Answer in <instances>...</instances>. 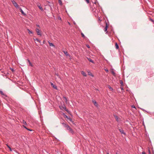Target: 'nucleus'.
Listing matches in <instances>:
<instances>
[{
  "mask_svg": "<svg viewBox=\"0 0 154 154\" xmlns=\"http://www.w3.org/2000/svg\"><path fill=\"white\" fill-rule=\"evenodd\" d=\"M118 129L119 130V131H120V132L122 134H123L124 135H125L126 133L124 132V131L123 130V129L120 127H119L118 126Z\"/></svg>",
  "mask_w": 154,
  "mask_h": 154,
  "instance_id": "obj_1",
  "label": "nucleus"
},
{
  "mask_svg": "<svg viewBox=\"0 0 154 154\" xmlns=\"http://www.w3.org/2000/svg\"><path fill=\"white\" fill-rule=\"evenodd\" d=\"M12 4H13L17 8H19L20 7H19L18 5L14 1H12Z\"/></svg>",
  "mask_w": 154,
  "mask_h": 154,
  "instance_id": "obj_2",
  "label": "nucleus"
},
{
  "mask_svg": "<svg viewBox=\"0 0 154 154\" xmlns=\"http://www.w3.org/2000/svg\"><path fill=\"white\" fill-rule=\"evenodd\" d=\"M72 134H74V132L73 130L69 126H68V127L66 128Z\"/></svg>",
  "mask_w": 154,
  "mask_h": 154,
  "instance_id": "obj_3",
  "label": "nucleus"
},
{
  "mask_svg": "<svg viewBox=\"0 0 154 154\" xmlns=\"http://www.w3.org/2000/svg\"><path fill=\"white\" fill-rule=\"evenodd\" d=\"M109 24H108L107 22H106V26L105 28H104V31L106 32H107V29L108 28V26H109Z\"/></svg>",
  "mask_w": 154,
  "mask_h": 154,
  "instance_id": "obj_4",
  "label": "nucleus"
},
{
  "mask_svg": "<svg viewBox=\"0 0 154 154\" xmlns=\"http://www.w3.org/2000/svg\"><path fill=\"white\" fill-rule=\"evenodd\" d=\"M59 107L60 109L62 110L66 109V107L64 104L62 105L61 106H60Z\"/></svg>",
  "mask_w": 154,
  "mask_h": 154,
  "instance_id": "obj_5",
  "label": "nucleus"
},
{
  "mask_svg": "<svg viewBox=\"0 0 154 154\" xmlns=\"http://www.w3.org/2000/svg\"><path fill=\"white\" fill-rule=\"evenodd\" d=\"M35 30L38 35H39L40 36L42 35V34L41 33V31L39 29L37 28H36Z\"/></svg>",
  "mask_w": 154,
  "mask_h": 154,
  "instance_id": "obj_6",
  "label": "nucleus"
},
{
  "mask_svg": "<svg viewBox=\"0 0 154 154\" xmlns=\"http://www.w3.org/2000/svg\"><path fill=\"white\" fill-rule=\"evenodd\" d=\"M37 6L38 7V8H39V9L40 10H41L42 11H44L43 9L41 7V4L40 3H38L37 4Z\"/></svg>",
  "mask_w": 154,
  "mask_h": 154,
  "instance_id": "obj_7",
  "label": "nucleus"
},
{
  "mask_svg": "<svg viewBox=\"0 0 154 154\" xmlns=\"http://www.w3.org/2000/svg\"><path fill=\"white\" fill-rule=\"evenodd\" d=\"M51 85L52 86V87L55 89L56 90H57V86L54 84L52 82H51Z\"/></svg>",
  "mask_w": 154,
  "mask_h": 154,
  "instance_id": "obj_8",
  "label": "nucleus"
},
{
  "mask_svg": "<svg viewBox=\"0 0 154 154\" xmlns=\"http://www.w3.org/2000/svg\"><path fill=\"white\" fill-rule=\"evenodd\" d=\"M18 8L19 9L20 11L21 12V13L22 14H23V15H24V16H25L26 15V14L24 13V12L23 11V10H22V9H21V8L19 7V8Z\"/></svg>",
  "mask_w": 154,
  "mask_h": 154,
  "instance_id": "obj_9",
  "label": "nucleus"
},
{
  "mask_svg": "<svg viewBox=\"0 0 154 154\" xmlns=\"http://www.w3.org/2000/svg\"><path fill=\"white\" fill-rule=\"evenodd\" d=\"M116 121H117L119 123H121V120L120 118H119L117 116H116Z\"/></svg>",
  "mask_w": 154,
  "mask_h": 154,
  "instance_id": "obj_10",
  "label": "nucleus"
},
{
  "mask_svg": "<svg viewBox=\"0 0 154 154\" xmlns=\"http://www.w3.org/2000/svg\"><path fill=\"white\" fill-rule=\"evenodd\" d=\"M92 102L95 106H98V104L95 100H93L92 101Z\"/></svg>",
  "mask_w": 154,
  "mask_h": 154,
  "instance_id": "obj_11",
  "label": "nucleus"
},
{
  "mask_svg": "<svg viewBox=\"0 0 154 154\" xmlns=\"http://www.w3.org/2000/svg\"><path fill=\"white\" fill-rule=\"evenodd\" d=\"M81 73L84 76L86 77L87 76L86 74L84 71H81Z\"/></svg>",
  "mask_w": 154,
  "mask_h": 154,
  "instance_id": "obj_12",
  "label": "nucleus"
},
{
  "mask_svg": "<svg viewBox=\"0 0 154 154\" xmlns=\"http://www.w3.org/2000/svg\"><path fill=\"white\" fill-rule=\"evenodd\" d=\"M63 52L64 54L66 55V56H69L70 57V55L68 53V52L66 51H63Z\"/></svg>",
  "mask_w": 154,
  "mask_h": 154,
  "instance_id": "obj_13",
  "label": "nucleus"
},
{
  "mask_svg": "<svg viewBox=\"0 0 154 154\" xmlns=\"http://www.w3.org/2000/svg\"><path fill=\"white\" fill-rule=\"evenodd\" d=\"M62 125L65 127L67 128L68 126V125L66 124V123L64 122H63L62 123Z\"/></svg>",
  "mask_w": 154,
  "mask_h": 154,
  "instance_id": "obj_14",
  "label": "nucleus"
},
{
  "mask_svg": "<svg viewBox=\"0 0 154 154\" xmlns=\"http://www.w3.org/2000/svg\"><path fill=\"white\" fill-rule=\"evenodd\" d=\"M0 93L2 95L6 97H7V96L2 91L0 90Z\"/></svg>",
  "mask_w": 154,
  "mask_h": 154,
  "instance_id": "obj_15",
  "label": "nucleus"
},
{
  "mask_svg": "<svg viewBox=\"0 0 154 154\" xmlns=\"http://www.w3.org/2000/svg\"><path fill=\"white\" fill-rule=\"evenodd\" d=\"M88 60L90 62L93 63H94V62L93 61V60L91 59V58H87Z\"/></svg>",
  "mask_w": 154,
  "mask_h": 154,
  "instance_id": "obj_16",
  "label": "nucleus"
},
{
  "mask_svg": "<svg viewBox=\"0 0 154 154\" xmlns=\"http://www.w3.org/2000/svg\"><path fill=\"white\" fill-rule=\"evenodd\" d=\"M48 43L50 46H54L55 47L54 45L52 43H50V42H48Z\"/></svg>",
  "mask_w": 154,
  "mask_h": 154,
  "instance_id": "obj_17",
  "label": "nucleus"
},
{
  "mask_svg": "<svg viewBox=\"0 0 154 154\" xmlns=\"http://www.w3.org/2000/svg\"><path fill=\"white\" fill-rule=\"evenodd\" d=\"M63 98L65 100V102L67 103V100L66 97L65 96H63Z\"/></svg>",
  "mask_w": 154,
  "mask_h": 154,
  "instance_id": "obj_18",
  "label": "nucleus"
},
{
  "mask_svg": "<svg viewBox=\"0 0 154 154\" xmlns=\"http://www.w3.org/2000/svg\"><path fill=\"white\" fill-rule=\"evenodd\" d=\"M120 84H121V86H122L123 85V81L122 80H120Z\"/></svg>",
  "mask_w": 154,
  "mask_h": 154,
  "instance_id": "obj_19",
  "label": "nucleus"
},
{
  "mask_svg": "<svg viewBox=\"0 0 154 154\" xmlns=\"http://www.w3.org/2000/svg\"><path fill=\"white\" fill-rule=\"evenodd\" d=\"M58 2L60 5H62V3L61 0H58Z\"/></svg>",
  "mask_w": 154,
  "mask_h": 154,
  "instance_id": "obj_20",
  "label": "nucleus"
},
{
  "mask_svg": "<svg viewBox=\"0 0 154 154\" xmlns=\"http://www.w3.org/2000/svg\"><path fill=\"white\" fill-rule=\"evenodd\" d=\"M22 123L23 124H24L25 125H27V123L26 121H25L24 120H23L22 121Z\"/></svg>",
  "mask_w": 154,
  "mask_h": 154,
  "instance_id": "obj_21",
  "label": "nucleus"
},
{
  "mask_svg": "<svg viewBox=\"0 0 154 154\" xmlns=\"http://www.w3.org/2000/svg\"><path fill=\"white\" fill-rule=\"evenodd\" d=\"M34 39L37 42H41V41L37 38H34Z\"/></svg>",
  "mask_w": 154,
  "mask_h": 154,
  "instance_id": "obj_22",
  "label": "nucleus"
},
{
  "mask_svg": "<svg viewBox=\"0 0 154 154\" xmlns=\"http://www.w3.org/2000/svg\"><path fill=\"white\" fill-rule=\"evenodd\" d=\"M27 30L28 31V33L29 34H32L33 33L32 31L30 30L29 29H28Z\"/></svg>",
  "mask_w": 154,
  "mask_h": 154,
  "instance_id": "obj_23",
  "label": "nucleus"
},
{
  "mask_svg": "<svg viewBox=\"0 0 154 154\" xmlns=\"http://www.w3.org/2000/svg\"><path fill=\"white\" fill-rule=\"evenodd\" d=\"M108 88L110 89V90L112 91L113 90V89H112V88L109 85L108 86Z\"/></svg>",
  "mask_w": 154,
  "mask_h": 154,
  "instance_id": "obj_24",
  "label": "nucleus"
},
{
  "mask_svg": "<svg viewBox=\"0 0 154 154\" xmlns=\"http://www.w3.org/2000/svg\"><path fill=\"white\" fill-rule=\"evenodd\" d=\"M6 145L7 146V147L9 148L10 150L11 151H12V150L11 147L9 146L7 144H6Z\"/></svg>",
  "mask_w": 154,
  "mask_h": 154,
  "instance_id": "obj_25",
  "label": "nucleus"
},
{
  "mask_svg": "<svg viewBox=\"0 0 154 154\" xmlns=\"http://www.w3.org/2000/svg\"><path fill=\"white\" fill-rule=\"evenodd\" d=\"M67 119L68 120H69L70 121L72 122V119L70 118V117H69V118H67Z\"/></svg>",
  "mask_w": 154,
  "mask_h": 154,
  "instance_id": "obj_26",
  "label": "nucleus"
},
{
  "mask_svg": "<svg viewBox=\"0 0 154 154\" xmlns=\"http://www.w3.org/2000/svg\"><path fill=\"white\" fill-rule=\"evenodd\" d=\"M88 75H90L92 77H94L93 75L90 72H88Z\"/></svg>",
  "mask_w": 154,
  "mask_h": 154,
  "instance_id": "obj_27",
  "label": "nucleus"
},
{
  "mask_svg": "<svg viewBox=\"0 0 154 154\" xmlns=\"http://www.w3.org/2000/svg\"><path fill=\"white\" fill-rule=\"evenodd\" d=\"M81 34L82 35V36L84 38H85V35H84L82 33V32L81 33Z\"/></svg>",
  "mask_w": 154,
  "mask_h": 154,
  "instance_id": "obj_28",
  "label": "nucleus"
},
{
  "mask_svg": "<svg viewBox=\"0 0 154 154\" xmlns=\"http://www.w3.org/2000/svg\"><path fill=\"white\" fill-rule=\"evenodd\" d=\"M119 48V45L116 42V49H118Z\"/></svg>",
  "mask_w": 154,
  "mask_h": 154,
  "instance_id": "obj_29",
  "label": "nucleus"
},
{
  "mask_svg": "<svg viewBox=\"0 0 154 154\" xmlns=\"http://www.w3.org/2000/svg\"><path fill=\"white\" fill-rule=\"evenodd\" d=\"M63 115L64 116V118H68L67 116L66 115H65V114L64 113H63Z\"/></svg>",
  "mask_w": 154,
  "mask_h": 154,
  "instance_id": "obj_30",
  "label": "nucleus"
},
{
  "mask_svg": "<svg viewBox=\"0 0 154 154\" xmlns=\"http://www.w3.org/2000/svg\"><path fill=\"white\" fill-rule=\"evenodd\" d=\"M64 110H65L66 111V112H67L69 113L70 112L69 110H68V109H66H66H65Z\"/></svg>",
  "mask_w": 154,
  "mask_h": 154,
  "instance_id": "obj_31",
  "label": "nucleus"
},
{
  "mask_svg": "<svg viewBox=\"0 0 154 154\" xmlns=\"http://www.w3.org/2000/svg\"><path fill=\"white\" fill-rule=\"evenodd\" d=\"M64 110H65L66 111V112H67L69 113L70 112L69 110H68V109H66H66H65Z\"/></svg>",
  "mask_w": 154,
  "mask_h": 154,
  "instance_id": "obj_32",
  "label": "nucleus"
},
{
  "mask_svg": "<svg viewBox=\"0 0 154 154\" xmlns=\"http://www.w3.org/2000/svg\"><path fill=\"white\" fill-rule=\"evenodd\" d=\"M86 2L88 4L89 3L90 1L89 0H85Z\"/></svg>",
  "mask_w": 154,
  "mask_h": 154,
  "instance_id": "obj_33",
  "label": "nucleus"
},
{
  "mask_svg": "<svg viewBox=\"0 0 154 154\" xmlns=\"http://www.w3.org/2000/svg\"><path fill=\"white\" fill-rule=\"evenodd\" d=\"M112 73V74L113 75L115 76V73L113 71H111Z\"/></svg>",
  "mask_w": 154,
  "mask_h": 154,
  "instance_id": "obj_34",
  "label": "nucleus"
},
{
  "mask_svg": "<svg viewBox=\"0 0 154 154\" xmlns=\"http://www.w3.org/2000/svg\"><path fill=\"white\" fill-rule=\"evenodd\" d=\"M29 63L30 66H33V65L31 62Z\"/></svg>",
  "mask_w": 154,
  "mask_h": 154,
  "instance_id": "obj_35",
  "label": "nucleus"
},
{
  "mask_svg": "<svg viewBox=\"0 0 154 154\" xmlns=\"http://www.w3.org/2000/svg\"><path fill=\"white\" fill-rule=\"evenodd\" d=\"M150 20L152 22H154V20L151 18L150 19Z\"/></svg>",
  "mask_w": 154,
  "mask_h": 154,
  "instance_id": "obj_36",
  "label": "nucleus"
},
{
  "mask_svg": "<svg viewBox=\"0 0 154 154\" xmlns=\"http://www.w3.org/2000/svg\"><path fill=\"white\" fill-rule=\"evenodd\" d=\"M23 127H24L25 128V129H27V128H27V127H26V126H24V125H23Z\"/></svg>",
  "mask_w": 154,
  "mask_h": 154,
  "instance_id": "obj_37",
  "label": "nucleus"
},
{
  "mask_svg": "<svg viewBox=\"0 0 154 154\" xmlns=\"http://www.w3.org/2000/svg\"><path fill=\"white\" fill-rule=\"evenodd\" d=\"M11 70L12 71V72H14V70L13 69V68H11Z\"/></svg>",
  "mask_w": 154,
  "mask_h": 154,
  "instance_id": "obj_38",
  "label": "nucleus"
},
{
  "mask_svg": "<svg viewBox=\"0 0 154 154\" xmlns=\"http://www.w3.org/2000/svg\"><path fill=\"white\" fill-rule=\"evenodd\" d=\"M27 130L28 131H32V130L29 129H28V128H27Z\"/></svg>",
  "mask_w": 154,
  "mask_h": 154,
  "instance_id": "obj_39",
  "label": "nucleus"
},
{
  "mask_svg": "<svg viewBox=\"0 0 154 154\" xmlns=\"http://www.w3.org/2000/svg\"><path fill=\"white\" fill-rule=\"evenodd\" d=\"M132 107V108H136L135 107V106L134 105H132L131 106Z\"/></svg>",
  "mask_w": 154,
  "mask_h": 154,
  "instance_id": "obj_40",
  "label": "nucleus"
},
{
  "mask_svg": "<svg viewBox=\"0 0 154 154\" xmlns=\"http://www.w3.org/2000/svg\"><path fill=\"white\" fill-rule=\"evenodd\" d=\"M121 89H122V90L123 89V87H122V86H121Z\"/></svg>",
  "mask_w": 154,
  "mask_h": 154,
  "instance_id": "obj_41",
  "label": "nucleus"
},
{
  "mask_svg": "<svg viewBox=\"0 0 154 154\" xmlns=\"http://www.w3.org/2000/svg\"><path fill=\"white\" fill-rule=\"evenodd\" d=\"M142 154H146V153L145 152H142Z\"/></svg>",
  "mask_w": 154,
  "mask_h": 154,
  "instance_id": "obj_42",
  "label": "nucleus"
},
{
  "mask_svg": "<svg viewBox=\"0 0 154 154\" xmlns=\"http://www.w3.org/2000/svg\"><path fill=\"white\" fill-rule=\"evenodd\" d=\"M27 61H28V62L29 63H30V61L29 60V59H27Z\"/></svg>",
  "mask_w": 154,
  "mask_h": 154,
  "instance_id": "obj_43",
  "label": "nucleus"
},
{
  "mask_svg": "<svg viewBox=\"0 0 154 154\" xmlns=\"http://www.w3.org/2000/svg\"><path fill=\"white\" fill-rule=\"evenodd\" d=\"M86 46L88 48H90V47H89V45H86Z\"/></svg>",
  "mask_w": 154,
  "mask_h": 154,
  "instance_id": "obj_44",
  "label": "nucleus"
},
{
  "mask_svg": "<svg viewBox=\"0 0 154 154\" xmlns=\"http://www.w3.org/2000/svg\"><path fill=\"white\" fill-rule=\"evenodd\" d=\"M58 19H60V20L61 19V18L60 17H58Z\"/></svg>",
  "mask_w": 154,
  "mask_h": 154,
  "instance_id": "obj_45",
  "label": "nucleus"
},
{
  "mask_svg": "<svg viewBox=\"0 0 154 154\" xmlns=\"http://www.w3.org/2000/svg\"><path fill=\"white\" fill-rule=\"evenodd\" d=\"M36 26L38 27H39V25H37Z\"/></svg>",
  "mask_w": 154,
  "mask_h": 154,
  "instance_id": "obj_46",
  "label": "nucleus"
},
{
  "mask_svg": "<svg viewBox=\"0 0 154 154\" xmlns=\"http://www.w3.org/2000/svg\"><path fill=\"white\" fill-rule=\"evenodd\" d=\"M49 6L51 7V9H52V8L51 7V5H49Z\"/></svg>",
  "mask_w": 154,
  "mask_h": 154,
  "instance_id": "obj_47",
  "label": "nucleus"
},
{
  "mask_svg": "<svg viewBox=\"0 0 154 154\" xmlns=\"http://www.w3.org/2000/svg\"><path fill=\"white\" fill-rule=\"evenodd\" d=\"M149 154H150V151L149 150Z\"/></svg>",
  "mask_w": 154,
  "mask_h": 154,
  "instance_id": "obj_48",
  "label": "nucleus"
},
{
  "mask_svg": "<svg viewBox=\"0 0 154 154\" xmlns=\"http://www.w3.org/2000/svg\"><path fill=\"white\" fill-rule=\"evenodd\" d=\"M105 71H108V70L107 69H105Z\"/></svg>",
  "mask_w": 154,
  "mask_h": 154,
  "instance_id": "obj_49",
  "label": "nucleus"
},
{
  "mask_svg": "<svg viewBox=\"0 0 154 154\" xmlns=\"http://www.w3.org/2000/svg\"><path fill=\"white\" fill-rule=\"evenodd\" d=\"M45 42V41H43V43H44Z\"/></svg>",
  "mask_w": 154,
  "mask_h": 154,
  "instance_id": "obj_50",
  "label": "nucleus"
},
{
  "mask_svg": "<svg viewBox=\"0 0 154 154\" xmlns=\"http://www.w3.org/2000/svg\"><path fill=\"white\" fill-rule=\"evenodd\" d=\"M94 3H95V4H96V2H95Z\"/></svg>",
  "mask_w": 154,
  "mask_h": 154,
  "instance_id": "obj_51",
  "label": "nucleus"
},
{
  "mask_svg": "<svg viewBox=\"0 0 154 154\" xmlns=\"http://www.w3.org/2000/svg\"><path fill=\"white\" fill-rule=\"evenodd\" d=\"M69 23V25H70V23Z\"/></svg>",
  "mask_w": 154,
  "mask_h": 154,
  "instance_id": "obj_52",
  "label": "nucleus"
},
{
  "mask_svg": "<svg viewBox=\"0 0 154 154\" xmlns=\"http://www.w3.org/2000/svg\"><path fill=\"white\" fill-rule=\"evenodd\" d=\"M107 154H109L108 153H107Z\"/></svg>",
  "mask_w": 154,
  "mask_h": 154,
  "instance_id": "obj_53",
  "label": "nucleus"
},
{
  "mask_svg": "<svg viewBox=\"0 0 154 154\" xmlns=\"http://www.w3.org/2000/svg\"><path fill=\"white\" fill-rule=\"evenodd\" d=\"M116 43H115V45L116 46Z\"/></svg>",
  "mask_w": 154,
  "mask_h": 154,
  "instance_id": "obj_54",
  "label": "nucleus"
}]
</instances>
